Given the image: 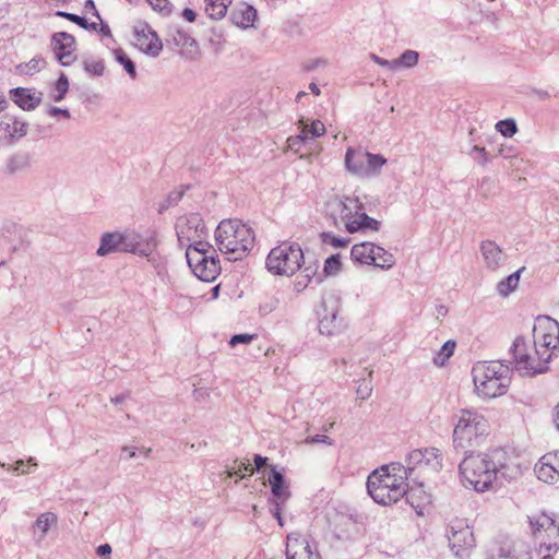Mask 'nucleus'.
Segmentation results:
<instances>
[{"label": "nucleus", "instance_id": "1", "mask_svg": "<svg viewBox=\"0 0 559 559\" xmlns=\"http://www.w3.org/2000/svg\"><path fill=\"white\" fill-rule=\"evenodd\" d=\"M459 468L464 486H471L478 492L488 490L499 474L510 479L521 474L520 466L502 449L471 453L463 459Z\"/></svg>", "mask_w": 559, "mask_h": 559}, {"label": "nucleus", "instance_id": "2", "mask_svg": "<svg viewBox=\"0 0 559 559\" xmlns=\"http://www.w3.org/2000/svg\"><path fill=\"white\" fill-rule=\"evenodd\" d=\"M411 478L406 467L401 463H391L373 471L367 479V490L374 502L389 506L397 502L402 497L420 513L421 501H415L420 487H408Z\"/></svg>", "mask_w": 559, "mask_h": 559}, {"label": "nucleus", "instance_id": "3", "mask_svg": "<svg viewBox=\"0 0 559 559\" xmlns=\"http://www.w3.org/2000/svg\"><path fill=\"white\" fill-rule=\"evenodd\" d=\"M326 212L336 228L347 233L372 230L378 231L381 223L365 212L364 204L358 198L333 197L326 203Z\"/></svg>", "mask_w": 559, "mask_h": 559}, {"label": "nucleus", "instance_id": "4", "mask_svg": "<svg viewBox=\"0 0 559 559\" xmlns=\"http://www.w3.org/2000/svg\"><path fill=\"white\" fill-rule=\"evenodd\" d=\"M215 241L219 251L229 260H241L253 247L254 233L238 219H224L215 230Z\"/></svg>", "mask_w": 559, "mask_h": 559}, {"label": "nucleus", "instance_id": "5", "mask_svg": "<svg viewBox=\"0 0 559 559\" xmlns=\"http://www.w3.org/2000/svg\"><path fill=\"white\" fill-rule=\"evenodd\" d=\"M510 373L511 367L500 360L476 362L472 376L477 394L486 399L503 395L511 382Z\"/></svg>", "mask_w": 559, "mask_h": 559}, {"label": "nucleus", "instance_id": "6", "mask_svg": "<svg viewBox=\"0 0 559 559\" xmlns=\"http://www.w3.org/2000/svg\"><path fill=\"white\" fill-rule=\"evenodd\" d=\"M510 353L512 360L509 361V366L521 376L533 377L548 370L550 355L542 353L538 347L532 348L523 336L515 337Z\"/></svg>", "mask_w": 559, "mask_h": 559}, {"label": "nucleus", "instance_id": "7", "mask_svg": "<svg viewBox=\"0 0 559 559\" xmlns=\"http://www.w3.org/2000/svg\"><path fill=\"white\" fill-rule=\"evenodd\" d=\"M488 429V421L481 414L462 409L453 430L454 448L465 451L467 448L478 447Z\"/></svg>", "mask_w": 559, "mask_h": 559}, {"label": "nucleus", "instance_id": "8", "mask_svg": "<svg viewBox=\"0 0 559 559\" xmlns=\"http://www.w3.org/2000/svg\"><path fill=\"white\" fill-rule=\"evenodd\" d=\"M304 260V252L299 243L283 241L270 251L265 266L274 275L292 276L300 270Z\"/></svg>", "mask_w": 559, "mask_h": 559}, {"label": "nucleus", "instance_id": "9", "mask_svg": "<svg viewBox=\"0 0 559 559\" xmlns=\"http://www.w3.org/2000/svg\"><path fill=\"white\" fill-rule=\"evenodd\" d=\"M344 163L346 170L352 175L359 178H372L380 175L381 168L386 164V158L381 154L348 147Z\"/></svg>", "mask_w": 559, "mask_h": 559}, {"label": "nucleus", "instance_id": "10", "mask_svg": "<svg viewBox=\"0 0 559 559\" xmlns=\"http://www.w3.org/2000/svg\"><path fill=\"white\" fill-rule=\"evenodd\" d=\"M443 456L437 448L413 450L407 456L406 469L412 477L417 471L416 477L436 474L442 468Z\"/></svg>", "mask_w": 559, "mask_h": 559}, {"label": "nucleus", "instance_id": "11", "mask_svg": "<svg viewBox=\"0 0 559 559\" xmlns=\"http://www.w3.org/2000/svg\"><path fill=\"white\" fill-rule=\"evenodd\" d=\"M350 257L354 262L389 270L395 264L394 255L373 242H360L353 246Z\"/></svg>", "mask_w": 559, "mask_h": 559}, {"label": "nucleus", "instance_id": "12", "mask_svg": "<svg viewBox=\"0 0 559 559\" xmlns=\"http://www.w3.org/2000/svg\"><path fill=\"white\" fill-rule=\"evenodd\" d=\"M530 524L533 534L540 537L539 554L544 550L546 554H551L559 549V525L551 515L544 512L533 515L530 518Z\"/></svg>", "mask_w": 559, "mask_h": 559}, {"label": "nucleus", "instance_id": "13", "mask_svg": "<svg viewBox=\"0 0 559 559\" xmlns=\"http://www.w3.org/2000/svg\"><path fill=\"white\" fill-rule=\"evenodd\" d=\"M534 346L550 358L559 350V323L550 317H538L533 329Z\"/></svg>", "mask_w": 559, "mask_h": 559}, {"label": "nucleus", "instance_id": "14", "mask_svg": "<svg viewBox=\"0 0 559 559\" xmlns=\"http://www.w3.org/2000/svg\"><path fill=\"white\" fill-rule=\"evenodd\" d=\"M447 536L449 546L456 557L465 558L474 547V534L465 520H453L448 527Z\"/></svg>", "mask_w": 559, "mask_h": 559}, {"label": "nucleus", "instance_id": "15", "mask_svg": "<svg viewBox=\"0 0 559 559\" xmlns=\"http://www.w3.org/2000/svg\"><path fill=\"white\" fill-rule=\"evenodd\" d=\"M176 233L182 246L197 243L206 236L203 219L197 213L180 216L176 222Z\"/></svg>", "mask_w": 559, "mask_h": 559}, {"label": "nucleus", "instance_id": "16", "mask_svg": "<svg viewBox=\"0 0 559 559\" xmlns=\"http://www.w3.org/2000/svg\"><path fill=\"white\" fill-rule=\"evenodd\" d=\"M322 312L319 319V332L323 335L333 336L340 334L346 326L344 319L340 316L337 301L331 305L323 302Z\"/></svg>", "mask_w": 559, "mask_h": 559}, {"label": "nucleus", "instance_id": "17", "mask_svg": "<svg viewBox=\"0 0 559 559\" xmlns=\"http://www.w3.org/2000/svg\"><path fill=\"white\" fill-rule=\"evenodd\" d=\"M123 252H131L143 257H148L157 247V240L154 233L141 235L138 233L123 234Z\"/></svg>", "mask_w": 559, "mask_h": 559}, {"label": "nucleus", "instance_id": "18", "mask_svg": "<svg viewBox=\"0 0 559 559\" xmlns=\"http://www.w3.org/2000/svg\"><path fill=\"white\" fill-rule=\"evenodd\" d=\"M134 45L152 57H157L163 48L157 34L145 23L134 27Z\"/></svg>", "mask_w": 559, "mask_h": 559}, {"label": "nucleus", "instance_id": "19", "mask_svg": "<svg viewBox=\"0 0 559 559\" xmlns=\"http://www.w3.org/2000/svg\"><path fill=\"white\" fill-rule=\"evenodd\" d=\"M51 47L57 60L63 67L74 62L75 38L73 35L66 32L55 33L51 37Z\"/></svg>", "mask_w": 559, "mask_h": 559}, {"label": "nucleus", "instance_id": "20", "mask_svg": "<svg viewBox=\"0 0 559 559\" xmlns=\"http://www.w3.org/2000/svg\"><path fill=\"white\" fill-rule=\"evenodd\" d=\"M286 559H320L307 538L299 534H289L286 544Z\"/></svg>", "mask_w": 559, "mask_h": 559}, {"label": "nucleus", "instance_id": "21", "mask_svg": "<svg viewBox=\"0 0 559 559\" xmlns=\"http://www.w3.org/2000/svg\"><path fill=\"white\" fill-rule=\"evenodd\" d=\"M537 478L546 484H554L559 479V457L548 453L535 465Z\"/></svg>", "mask_w": 559, "mask_h": 559}, {"label": "nucleus", "instance_id": "22", "mask_svg": "<svg viewBox=\"0 0 559 559\" xmlns=\"http://www.w3.org/2000/svg\"><path fill=\"white\" fill-rule=\"evenodd\" d=\"M480 252L486 267L491 271L498 270L504 262L503 251L495 241H483L480 243Z\"/></svg>", "mask_w": 559, "mask_h": 559}, {"label": "nucleus", "instance_id": "23", "mask_svg": "<svg viewBox=\"0 0 559 559\" xmlns=\"http://www.w3.org/2000/svg\"><path fill=\"white\" fill-rule=\"evenodd\" d=\"M210 252H215V250L209 242L203 240H198L197 243L187 246L186 258L193 273H195V270L199 269Z\"/></svg>", "mask_w": 559, "mask_h": 559}, {"label": "nucleus", "instance_id": "24", "mask_svg": "<svg viewBox=\"0 0 559 559\" xmlns=\"http://www.w3.org/2000/svg\"><path fill=\"white\" fill-rule=\"evenodd\" d=\"M230 20L240 28L252 27L257 20V10L248 3H240L231 10Z\"/></svg>", "mask_w": 559, "mask_h": 559}, {"label": "nucleus", "instance_id": "25", "mask_svg": "<svg viewBox=\"0 0 559 559\" xmlns=\"http://www.w3.org/2000/svg\"><path fill=\"white\" fill-rule=\"evenodd\" d=\"M13 102L23 110H33L41 102V94L31 93V90L15 87L10 91Z\"/></svg>", "mask_w": 559, "mask_h": 559}, {"label": "nucleus", "instance_id": "26", "mask_svg": "<svg viewBox=\"0 0 559 559\" xmlns=\"http://www.w3.org/2000/svg\"><path fill=\"white\" fill-rule=\"evenodd\" d=\"M221 272L219 260L210 252L202 261V264L195 270L194 275L204 282H213Z\"/></svg>", "mask_w": 559, "mask_h": 559}, {"label": "nucleus", "instance_id": "27", "mask_svg": "<svg viewBox=\"0 0 559 559\" xmlns=\"http://www.w3.org/2000/svg\"><path fill=\"white\" fill-rule=\"evenodd\" d=\"M123 234L120 233H105L100 238V243L97 249L99 257H105L114 252L123 251L124 245Z\"/></svg>", "mask_w": 559, "mask_h": 559}, {"label": "nucleus", "instance_id": "28", "mask_svg": "<svg viewBox=\"0 0 559 559\" xmlns=\"http://www.w3.org/2000/svg\"><path fill=\"white\" fill-rule=\"evenodd\" d=\"M267 480L276 501L285 502L289 497V491L288 487L285 485L284 475L277 471L275 466H272Z\"/></svg>", "mask_w": 559, "mask_h": 559}, {"label": "nucleus", "instance_id": "29", "mask_svg": "<svg viewBox=\"0 0 559 559\" xmlns=\"http://www.w3.org/2000/svg\"><path fill=\"white\" fill-rule=\"evenodd\" d=\"M58 515L55 512H44L37 516L33 523L34 534L39 533V540H43L51 527L57 526Z\"/></svg>", "mask_w": 559, "mask_h": 559}, {"label": "nucleus", "instance_id": "30", "mask_svg": "<svg viewBox=\"0 0 559 559\" xmlns=\"http://www.w3.org/2000/svg\"><path fill=\"white\" fill-rule=\"evenodd\" d=\"M0 132L10 138H22L27 132V123L7 116L4 120L0 122Z\"/></svg>", "mask_w": 559, "mask_h": 559}, {"label": "nucleus", "instance_id": "31", "mask_svg": "<svg viewBox=\"0 0 559 559\" xmlns=\"http://www.w3.org/2000/svg\"><path fill=\"white\" fill-rule=\"evenodd\" d=\"M498 559H532L528 547L523 543H514L502 547Z\"/></svg>", "mask_w": 559, "mask_h": 559}, {"label": "nucleus", "instance_id": "32", "mask_svg": "<svg viewBox=\"0 0 559 559\" xmlns=\"http://www.w3.org/2000/svg\"><path fill=\"white\" fill-rule=\"evenodd\" d=\"M29 166V157L26 154H14L5 163V173L13 175L26 170Z\"/></svg>", "mask_w": 559, "mask_h": 559}, {"label": "nucleus", "instance_id": "33", "mask_svg": "<svg viewBox=\"0 0 559 559\" xmlns=\"http://www.w3.org/2000/svg\"><path fill=\"white\" fill-rule=\"evenodd\" d=\"M522 270L523 269L515 271L497 284V292L500 296L508 297L513 290H515L520 282V274Z\"/></svg>", "mask_w": 559, "mask_h": 559}, {"label": "nucleus", "instance_id": "34", "mask_svg": "<svg viewBox=\"0 0 559 559\" xmlns=\"http://www.w3.org/2000/svg\"><path fill=\"white\" fill-rule=\"evenodd\" d=\"M318 266L317 265H308L305 266L301 273L296 277L294 282V289L297 293H300L307 288L311 280L317 274Z\"/></svg>", "mask_w": 559, "mask_h": 559}, {"label": "nucleus", "instance_id": "35", "mask_svg": "<svg viewBox=\"0 0 559 559\" xmlns=\"http://www.w3.org/2000/svg\"><path fill=\"white\" fill-rule=\"evenodd\" d=\"M205 13L212 20L219 21L225 17L228 8L218 0H204Z\"/></svg>", "mask_w": 559, "mask_h": 559}, {"label": "nucleus", "instance_id": "36", "mask_svg": "<svg viewBox=\"0 0 559 559\" xmlns=\"http://www.w3.org/2000/svg\"><path fill=\"white\" fill-rule=\"evenodd\" d=\"M419 61V53L415 50H405L397 59H394L395 63V71L405 68L411 69L418 64Z\"/></svg>", "mask_w": 559, "mask_h": 559}, {"label": "nucleus", "instance_id": "37", "mask_svg": "<svg viewBox=\"0 0 559 559\" xmlns=\"http://www.w3.org/2000/svg\"><path fill=\"white\" fill-rule=\"evenodd\" d=\"M69 91V80L64 73H61L59 79L55 83V87L50 94V97L55 102H61Z\"/></svg>", "mask_w": 559, "mask_h": 559}, {"label": "nucleus", "instance_id": "38", "mask_svg": "<svg viewBox=\"0 0 559 559\" xmlns=\"http://www.w3.org/2000/svg\"><path fill=\"white\" fill-rule=\"evenodd\" d=\"M114 56L117 62L123 66L127 73L132 78L135 79L136 76V69L133 61L128 57V55L121 49H115Z\"/></svg>", "mask_w": 559, "mask_h": 559}, {"label": "nucleus", "instance_id": "39", "mask_svg": "<svg viewBox=\"0 0 559 559\" xmlns=\"http://www.w3.org/2000/svg\"><path fill=\"white\" fill-rule=\"evenodd\" d=\"M56 15L64 17V19L71 21L72 23H75L76 25L81 26L84 29L97 31V24L96 23H94V22L93 23H88L85 17H82L80 15H76V14H73V13H69V12H66V11H57Z\"/></svg>", "mask_w": 559, "mask_h": 559}, {"label": "nucleus", "instance_id": "40", "mask_svg": "<svg viewBox=\"0 0 559 559\" xmlns=\"http://www.w3.org/2000/svg\"><path fill=\"white\" fill-rule=\"evenodd\" d=\"M455 348V342L447 341L436 357H433V362L437 366H443L444 362L453 355Z\"/></svg>", "mask_w": 559, "mask_h": 559}, {"label": "nucleus", "instance_id": "41", "mask_svg": "<svg viewBox=\"0 0 559 559\" xmlns=\"http://www.w3.org/2000/svg\"><path fill=\"white\" fill-rule=\"evenodd\" d=\"M496 130L503 136L511 138L518 132V126L514 119L509 118L496 123Z\"/></svg>", "mask_w": 559, "mask_h": 559}, {"label": "nucleus", "instance_id": "42", "mask_svg": "<svg viewBox=\"0 0 559 559\" xmlns=\"http://www.w3.org/2000/svg\"><path fill=\"white\" fill-rule=\"evenodd\" d=\"M44 64H45L44 58L40 56H35L28 62H26L24 64H20L19 69L21 72H23L25 74H34L35 72H38Z\"/></svg>", "mask_w": 559, "mask_h": 559}, {"label": "nucleus", "instance_id": "43", "mask_svg": "<svg viewBox=\"0 0 559 559\" xmlns=\"http://www.w3.org/2000/svg\"><path fill=\"white\" fill-rule=\"evenodd\" d=\"M307 126L300 127V133L294 136H289L286 141L287 147L294 152H298L300 148V145L306 142L307 140Z\"/></svg>", "mask_w": 559, "mask_h": 559}, {"label": "nucleus", "instance_id": "44", "mask_svg": "<svg viewBox=\"0 0 559 559\" xmlns=\"http://www.w3.org/2000/svg\"><path fill=\"white\" fill-rule=\"evenodd\" d=\"M301 126H306L302 121H300ZM307 140L320 138L325 133V126L320 120H313L310 124H307Z\"/></svg>", "mask_w": 559, "mask_h": 559}, {"label": "nucleus", "instance_id": "45", "mask_svg": "<svg viewBox=\"0 0 559 559\" xmlns=\"http://www.w3.org/2000/svg\"><path fill=\"white\" fill-rule=\"evenodd\" d=\"M324 273L326 275H336L341 271L340 255H331L324 262Z\"/></svg>", "mask_w": 559, "mask_h": 559}, {"label": "nucleus", "instance_id": "46", "mask_svg": "<svg viewBox=\"0 0 559 559\" xmlns=\"http://www.w3.org/2000/svg\"><path fill=\"white\" fill-rule=\"evenodd\" d=\"M84 69L93 75H102L105 70V64L102 60L87 59L84 61Z\"/></svg>", "mask_w": 559, "mask_h": 559}, {"label": "nucleus", "instance_id": "47", "mask_svg": "<svg viewBox=\"0 0 559 559\" xmlns=\"http://www.w3.org/2000/svg\"><path fill=\"white\" fill-rule=\"evenodd\" d=\"M321 237L324 243L331 245L334 248L345 247L349 242V239L336 237L332 233H323Z\"/></svg>", "mask_w": 559, "mask_h": 559}, {"label": "nucleus", "instance_id": "48", "mask_svg": "<svg viewBox=\"0 0 559 559\" xmlns=\"http://www.w3.org/2000/svg\"><path fill=\"white\" fill-rule=\"evenodd\" d=\"M469 155L480 165H486L489 162L488 153L485 147L474 145L469 152Z\"/></svg>", "mask_w": 559, "mask_h": 559}, {"label": "nucleus", "instance_id": "49", "mask_svg": "<svg viewBox=\"0 0 559 559\" xmlns=\"http://www.w3.org/2000/svg\"><path fill=\"white\" fill-rule=\"evenodd\" d=\"M372 393V386H371V383L370 381H367V380H360L358 381V385H357V389H356V394L358 396V399L360 400H367L370 397Z\"/></svg>", "mask_w": 559, "mask_h": 559}, {"label": "nucleus", "instance_id": "50", "mask_svg": "<svg viewBox=\"0 0 559 559\" xmlns=\"http://www.w3.org/2000/svg\"><path fill=\"white\" fill-rule=\"evenodd\" d=\"M147 2L155 11L164 15H168L171 12L170 2L168 0H147Z\"/></svg>", "mask_w": 559, "mask_h": 559}, {"label": "nucleus", "instance_id": "51", "mask_svg": "<svg viewBox=\"0 0 559 559\" xmlns=\"http://www.w3.org/2000/svg\"><path fill=\"white\" fill-rule=\"evenodd\" d=\"M257 337V334H236L231 336L229 344L230 346H236L238 344H249Z\"/></svg>", "mask_w": 559, "mask_h": 559}, {"label": "nucleus", "instance_id": "52", "mask_svg": "<svg viewBox=\"0 0 559 559\" xmlns=\"http://www.w3.org/2000/svg\"><path fill=\"white\" fill-rule=\"evenodd\" d=\"M25 465H26V463L23 460L16 461L14 465L5 464V463L0 464V466L2 468H5L8 471H12V472H15V473L22 474V475L29 473V471L24 468Z\"/></svg>", "mask_w": 559, "mask_h": 559}, {"label": "nucleus", "instance_id": "53", "mask_svg": "<svg viewBox=\"0 0 559 559\" xmlns=\"http://www.w3.org/2000/svg\"><path fill=\"white\" fill-rule=\"evenodd\" d=\"M370 59L379 64L380 67H383V68H388L389 70L391 71H395V63L394 60H386V59H383L374 53H371L370 55Z\"/></svg>", "mask_w": 559, "mask_h": 559}, {"label": "nucleus", "instance_id": "54", "mask_svg": "<svg viewBox=\"0 0 559 559\" xmlns=\"http://www.w3.org/2000/svg\"><path fill=\"white\" fill-rule=\"evenodd\" d=\"M236 466L234 467V472L230 473V476L231 475H238L239 477H243L242 475V472H250L251 474L253 473V467L251 466V464L249 462H239V463H235Z\"/></svg>", "mask_w": 559, "mask_h": 559}, {"label": "nucleus", "instance_id": "55", "mask_svg": "<svg viewBox=\"0 0 559 559\" xmlns=\"http://www.w3.org/2000/svg\"><path fill=\"white\" fill-rule=\"evenodd\" d=\"M183 192L182 191H171L167 197V204L163 205L162 209H165L167 206L176 205L181 199H182Z\"/></svg>", "mask_w": 559, "mask_h": 559}, {"label": "nucleus", "instance_id": "56", "mask_svg": "<svg viewBox=\"0 0 559 559\" xmlns=\"http://www.w3.org/2000/svg\"><path fill=\"white\" fill-rule=\"evenodd\" d=\"M416 487H420L421 491H417L415 496V501H421V508L419 509L420 513H423V508L426 503L430 502V497L427 495V492L423 488V483L418 484Z\"/></svg>", "mask_w": 559, "mask_h": 559}, {"label": "nucleus", "instance_id": "57", "mask_svg": "<svg viewBox=\"0 0 559 559\" xmlns=\"http://www.w3.org/2000/svg\"><path fill=\"white\" fill-rule=\"evenodd\" d=\"M306 443H325L331 445L333 443L332 439L326 435H316L312 437H308L306 439Z\"/></svg>", "mask_w": 559, "mask_h": 559}, {"label": "nucleus", "instance_id": "58", "mask_svg": "<svg viewBox=\"0 0 559 559\" xmlns=\"http://www.w3.org/2000/svg\"><path fill=\"white\" fill-rule=\"evenodd\" d=\"M498 155L503 157V158H511L513 157L515 154H514V148L513 146L511 145H500L499 150H498Z\"/></svg>", "mask_w": 559, "mask_h": 559}, {"label": "nucleus", "instance_id": "59", "mask_svg": "<svg viewBox=\"0 0 559 559\" xmlns=\"http://www.w3.org/2000/svg\"><path fill=\"white\" fill-rule=\"evenodd\" d=\"M178 36L182 40V44L186 45V46H195L197 45L195 39L192 38L191 36H189L188 34L183 33V32L179 31L178 32Z\"/></svg>", "mask_w": 559, "mask_h": 559}, {"label": "nucleus", "instance_id": "60", "mask_svg": "<svg viewBox=\"0 0 559 559\" xmlns=\"http://www.w3.org/2000/svg\"><path fill=\"white\" fill-rule=\"evenodd\" d=\"M49 115L50 116H63L66 117L67 119H69L71 116H70V111L68 109H62V108H58V107H51L49 109Z\"/></svg>", "mask_w": 559, "mask_h": 559}, {"label": "nucleus", "instance_id": "61", "mask_svg": "<svg viewBox=\"0 0 559 559\" xmlns=\"http://www.w3.org/2000/svg\"><path fill=\"white\" fill-rule=\"evenodd\" d=\"M96 554L100 557L107 556L111 554V546L109 544H103L97 547Z\"/></svg>", "mask_w": 559, "mask_h": 559}, {"label": "nucleus", "instance_id": "62", "mask_svg": "<svg viewBox=\"0 0 559 559\" xmlns=\"http://www.w3.org/2000/svg\"><path fill=\"white\" fill-rule=\"evenodd\" d=\"M84 8L85 9H90L93 13L94 16H96L100 22H102V17H100V14L99 12L97 11L96 7H95V3L93 0H86L85 1V4H84Z\"/></svg>", "mask_w": 559, "mask_h": 559}, {"label": "nucleus", "instance_id": "63", "mask_svg": "<svg viewBox=\"0 0 559 559\" xmlns=\"http://www.w3.org/2000/svg\"><path fill=\"white\" fill-rule=\"evenodd\" d=\"M266 461H267V457L262 456L260 454H255L253 457V462H254L257 471H260V468L266 464Z\"/></svg>", "mask_w": 559, "mask_h": 559}, {"label": "nucleus", "instance_id": "64", "mask_svg": "<svg viewBox=\"0 0 559 559\" xmlns=\"http://www.w3.org/2000/svg\"><path fill=\"white\" fill-rule=\"evenodd\" d=\"M182 16L190 23L195 21L197 14L192 9L186 8L182 11Z\"/></svg>", "mask_w": 559, "mask_h": 559}]
</instances>
